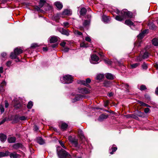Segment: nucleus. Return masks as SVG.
Returning <instances> with one entry per match:
<instances>
[{"instance_id":"nucleus-1","label":"nucleus","mask_w":158,"mask_h":158,"mask_svg":"<svg viewBox=\"0 0 158 158\" xmlns=\"http://www.w3.org/2000/svg\"><path fill=\"white\" fill-rule=\"evenodd\" d=\"M56 151L59 158H66L70 156V155L66 151L59 146L56 147Z\"/></svg>"},{"instance_id":"nucleus-2","label":"nucleus","mask_w":158,"mask_h":158,"mask_svg":"<svg viewBox=\"0 0 158 158\" xmlns=\"http://www.w3.org/2000/svg\"><path fill=\"white\" fill-rule=\"evenodd\" d=\"M73 78L71 75H66L62 78H61L60 80L64 84H69L72 83L73 81Z\"/></svg>"},{"instance_id":"nucleus-3","label":"nucleus","mask_w":158,"mask_h":158,"mask_svg":"<svg viewBox=\"0 0 158 158\" xmlns=\"http://www.w3.org/2000/svg\"><path fill=\"white\" fill-rule=\"evenodd\" d=\"M68 140L72 145L74 147L77 148H80V145L78 143V140L75 137L69 136L68 138Z\"/></svg>"},{"instance_id":"nucleus-4","label":"nucleus","mask_w":158,"mask_h":158,"mask_svg":"<svg viewBox=\"0 0 158 158\" xmlns=\"http://www.w3.org/2000/svg\"><path fill=\"white\" fill-rule=\"evenodd\" d=\"M121 14L124 16V19L126 18L131 19L133 18V14L130 11L123 10L121 11Z\"/></svg>"},{"instance_id":"nucleus-5","label":"nucleus","mask_w":158,"mask_h":158,"mask_svg":"<svg viewBox=\"0 0 158 158\" xmlns=\"http://www.w3.org/2000/svg\"><path fill=\"white\" fill-rule=\"evenodd\" d=\"M78 135L80 138L82 143H83L85 141H87V140L85 137L83 132L81 129H79L78 130Z\"/></svg>"},{"instance_id":"nucleus-6","label":"nucleus","mask_w":158,"mask_h":158,"mask_svg":"<svg viewBox=\"0 0 158 158\" xmlns=\"http://www.w3.org/2000/svg\"><path fill=\"white\" fill-rule=\"evenodd\" d=\"M59 31L62 34L67 36L69 35V30L64 29L63 28H60L58 29Z\"/></svg>"},{"instance_id":"nucleus-7","label":"nucleus","mask_w":158,"mask_h":158,"mask_svg":"<svg viewBox=\"0 0 158 158\" xmlns=\"http://www.w3.org/2000/svg\"><path fill=\"white\" fill-rule=\"evenodd\" d=\"M79 92L83 94H88L90 92L89 90L86 88L79 89Z\"/></svg>"},{"instance_id":"nucleus-8","label":"nucleus","mask_w":158,"mask_h":158,"mask_svg":"<svg viewBox=\"0 0 158 158\" xmlns=\"http://www.w3.org/2000/svg\"><path fill=\"white\" fill-rule=\"evenodd\" d=\"M108 117V115L106 114H102L100 115L98 119V120L99 122H102L104 119H106Z\"/></svg>"},{"instance_id":"nucleus-9","label":"nucleus","mask_w":158,"mask_h":158,"mask_svg":"<svg viewBox=\"0 0 158 158\" xmlns=\"http://www.w3.org/2000/svg\"><path fill=\"white\" fill-rule=\"evenodd\" d=\"M148 31V29H146L139 33L137 36L138 39L139 40H141L143 39L144 37L145 34Z\"/></svg>"},{"instance_id":"nucleus-10","label":"nucleus","mask_w":158,"mask_h":158,"mask_svg":"<svg viewBox=\"0 0 158 158\" xmlns=\"http://www.w3.org/2000/svg\"><path fill=\"white\" fill-rule=\"evenodd\" d=\"M58 40V37L55 36L50 37L49 40V43H55Z\"/></svg>"},{"instance_id":"nucleus-11","label":"nucleus","mask_w":158,"mask_h":158,"mask_svg":"<svg viewBox=\"0 0 158 158\" xmlns=\"http://www.w3.org/2000/svg\"><path fill=\"white\" fill-rule=\"evenodd\" d=\"M13 148L15 149H17L19 148H23V146L21 143H15L13 146Z\"/></svg>"},{"instance_id":"nucleus-12","label":"nucleus","mask_w":158,"mask_h":158,"mask_svg":"<svg viewBox=\"0 0 158 158\" xmlns=\"http://www.w3.org/2000/svg\"><path fill=\"white\" fill-rule=\"evenodd\" d=\"M91 63H92L94 64L92 61H94L95 62H97L99 60V58L96 55H92L91 56Z\"/></svg>"},{"instance_id":"nucleus-13","label":"nucleus","mask_w":158,"mask_h":158,"mask_svg":"<svg viewBox=\"0 0 158 158\" xmlns=\"http://www.w3.org/2000/svg\"><path fill=\"white\" fill-rule=\"evenodd\" d=\"M37 142L40 145H43L45 143V140L41 137H37L36 138Z\"/></svg>"},{"instance_id":"nucleus-14","label":"nucleus","mask_w":158,"mask_h":158,"mask_svg":"<svg viewBox=\"0 0 158 158\" xmlns=\"http://www.w3.org/2000/svg\"><path fill=\"white\" fill-rule=\"evenodd\" d=\"M124 23L126 25L130 27L131 26H133V27L135 26L134 23L130 19L126 20Z\"/></svg>"},{"instance_id":"nucleus-15","label":"nucleus","mask_w":158,"mask_h":158,"mask_svg":"<svg viewBox=\"0 0 158 158\" xmlns=\"http://www.w3.org/2000/svg\"><path fill=\"white\" fill-rule=\"evenodd\" d=\"M6 85V82L5 81H3L0 84V92H3L4 91L5 89L3 87Z\"/></svg>"},{"instance_id":"nucleus-16","label":"nucleus","mask_w":158,"mask_h":158,"mask_svg":"<svg viewBox=\"0 0 158 158\" xmlns=\"http://www.w3.org/2000/svg\"><path fill=\"white\" fill-rule=\"evenodd\" d=\"M106 78L109 80H113L114 79V76L110 73H106L105 74Z\"/></svg>"},{"instance_id":"nucleus-17","label":"nucleus","mask_w":158,"mask_h":158,"mask_svg":"<svg viewBox=\"0 0 158 158\" xmlns=\"http://www.w3.org/2000/svg\"><path fill=\"white\" fill-rule=\"evenodd\" d=\"M7 138L6 136L2 133L0 134V139L1 141L2 142H5Z\"/></svg>"},{"instance_id":"nucleus-18","label":"nucleus","mask_w":158,"mask_h":158,"mask_svg":"<svg viewBox=\"0 0 158 158\" xmlns=\"http://www.w3.org/2000/svg\"><path fill=\"white\" fill-rule=\"evenodd\" d=\"M102 20L105 23H108L110 21L109 17L104 15L102 16Z\"/></svg>"},{"instance_id":"nucleus-19","label":"nucleus","mask_w":158,"mask_h":158,"mask_svg":"<svg viewBox=\"0 0 158 158\" xmlns=\"http://www.w3.org/2000/svg\"><path fill=\"white\" fill-rule=\"evenodd\" d=\"M104 75L103 74H98L96 75V79L97 80H100L103 79Z\"/></svg>"},{"instance_id":"nucleus-20","label":"nucleus","mask_w":158,"mask_h":158,"mask_svg":"<svg viewBox=\"0 0 158 158\" xmlns=\"http://www.w3.org/2000/svg\"><path fill=\"white\" fill-rule=\"evenodd\" d=\"M11 158H18L19 157V155L17 154L16 152L10 153L9 152V155Z\"/></svg>"},{"instance_id":"nucleus-21","label":"nucleus","mask_w":158,"mask_h":158,"mask_svg":"<svg viewBox=\"0 0 158 158\" xmlns=\"http://www.w3.org/2000/svg\"><path fill=\"white\" fill-rule=\"evenodd\" d=\"M9 152L7 151L5 152H0V157L7 156H9Z\"/></svg>"},{"instance_id":"nucleus-22","label":"nucleus","mask_w":158,"mask_h":158,"mask_svg":"<svg viewBox=\"0 0 158 158\" xmlns=\"http://www.w3.org/2000/svg\"><path fill=\"white\" fill-rule=\"evenodd\" d=\"M7 140L9 143H14L15 142L16 139L15 137H10L8 138Z\"/></svg>"},{"instance_id":"nucleus-23","label":"nucleus","mask_w":158,"mask_h":158,"mask_svg":"<svg viewBox=\"0 0 158 158\" xmlns=\"http://www.w3.org/2000/svg\"><path fill=\"white\" fill-rule=\"evenodd\" d=\"M103 86L106 87H110L111 85V82L108 81H105L103 83Z\"/></svg>"},{"instance_id":"nucleus-24","label":"nucleus","mask_w":158,"mask_h":158,"mask_svg":"<svg viewBox=\"0 0 158 158\" xmlns=\"http://www.w3.org/2000/svg\"><path fill=\"white\" fill-rule=\"evenodd\" d=\"M114 145H113V146L110 147L109 151H110V150H112L111 152H109L111 154H113L114 152H115L117 149V148L116 147H114L113 146Z\"/></svg>"},{"instance_id":"nucleus-25","label":"nucleus","mask_w":158,"mask_h":158,"mask_svg":"<svg viewBox=\"0 0 158 158\" xmlns=\"http://www.w3.org/2000/svg\"><path fill=\"white\" fill-rule=\"evenodd\" d=\"M55 5L56 7L59 10L61 9L63 7V5L60 2H56L55 3Z\"/></svg>"},{"instance_id":"nucleus-26","label":"nucleus","mask_w":158,"mask_h":158,"mask_svg":"<svg viewBox=\"0 0 158 158\" xmlns=\"http://www.w3.org/2000/svg\"><path fill=\"white\" fill-rule=\"evenodd\" d=\"M83 98V95L80 94L76 96L75 98H74L73 99V100L74 102H76L77 101L82 99Z\"/></svg>"},{"instance_id":"nucleus-27","label":"nucleus","mask_w":158,"mask_h":158,"mask_svg":"<svg viewBox=\"0 0 158 158\" xmlns=\"http://www.w3.org/2000/svg\"><path fill=\"white\" fill-rule=\"evenodd\" d=\"M14 51L18 56L22 53L23 52V50L22 49L18 48H15L14 50Z\"/></svg>"},{"instance_id":"nucleus-28","label":"nucleus","mask_w":158,"mask_h":158,"mask_svg":"<svg viewBox=\"0 0 158 158\" xmlns=\"http://www.w3.org/2000/svg\"><path fill=\"white\" fill-rule=\"evenodd\" d=\"M152 43L154 46L158 47V38H154L152 40Z\"/></svg>"},{"instance_id":"nucleus-29","label":"nucleus","mask_w":158,"mask_h":158,"mask_svg":"<svg viewBox=\"0 0 158 158\" xmlns=\"http://www.w3.org/2000/svg\"><path fill=\"white\" fill-rule=\"evenodd\" d=\"M148 26L149 29L152 30H154L156 28V26L155 24L152 22H150L148 23Z\"/></svg>"},{"instance_id":"nucleus-30","label":"nucleus","mask_w":158,"mask_h":158,"mask_svg":"<svg viewBox=\"0 0 158 158\" xmlns=\"http://www.w3.org/2000/svg\"><path fill=\"white\" fill-rule=\"evenodd\" d=\"M121 16H119V15H117L115 17V19L118 21H122L124 19V16L122 15V14Z\"/></svg>"},{"instance_id":"nucleus-31","label":"nucleus","mask_w":158,"mask_h":158,"mask_svg":"<svg viewBox=\"0 0 158 158\" xmlns=\"http://www.w3.org/2000/svg\"><path fill=\"white\" fill-rule=\"evenodd\" d=\"M61 128H67L68 127V124L65 122H62L60 123Z\"/></svg>"},{"instance_id":"nucleus-32","label":"nucleus","mask_w":158,"mask_h":158,"mask_svg":"<svg viewBox=\"0 0 158 158\" xmlns=\"http://www.w3.org/2000/svg\"><path fill=\"white\" fill-rule=\"evenodd\" d=\"M86 10L85 8H82L81 9L80 11V15L82 16H84L86 12Z\"/></svg>"},{"instance_id":"nucleus-33","label":"nucleus","mask_w":158,"mask_h":158,"mask_svg":"<svg viewBox=\"0 0 158 158\" xmlns=\"http://www.w3.org/2000/svg\"><path fill=\"white\" fill-rule=\"evenodd\" d=\"M18 55H17L16 53L15 52V51H14V52H12L10 55V57L11 59H15L17 58V56Z\"/></svg>"},{"instance_id":"nucleus-34","label":"nucleus","mask_w":158,"mask_h":158,"mask_svg":"<svg viewBox=\"0 0 158 158\" xmlns=\"http://www.w3.org/2000/svg\"><path fill=\"white\" fill-rule=\"evenodd\" d=\"M46 2L45 0H40L39 3V6L40 8H42L44 4Z\"/></svg>"},{"instance_id":"nucleus-35","label":"nucleus","mask_w":158,"mask_h":158,"mask_svg":"<svg viewBox=\"0 0 158 158\" xmlns=\"http://www.w3.org/2000/svg\"><path fill=\"white\" fill-rule=\"evenodd\" d=\"M6 53L3 52L1 54V59L3 60H6Z\"/></svg>"},{"instance_id":"nucleus-36","label":"nucleus","mask_w":158,"mask_h":158,"mask_svg":"<svg viewBox=\"0 0 158 158\" xmlns=\"http://www.w3.org/2000/svg\"><path fill=\"white\" fill-rule=\"evenodd\" d=\"M63 14L64 15H69L71 14V12L70 10H65L63 12Z\"/></svg>"},{"instance_id":"nucleus-37","label":"nucleus","mask_w":158,"mask_h":158,"mask_svg":"<svg viewBox=\"0 0 158 158\" xmlns=\"http://www.w3.org/2000/svg\"><path fill=\"white\" fill-rule=\"evenodd\" d=\"M33 106V103L31 101H30L28 102V104L27 105V107L29 109H31L32 108Z\"/></svg>"},{"instance_id":"nucleus-38","label":"nucleus","mask_w":158,"mask_h":158,"mask_svg":"<svg viewBox=\"0 0 158 158\" xmlns=\"http://www.w3.org/2000/svg\"><path fill=\"white\" fill-rule=\"evenodd\" d=\"M74 34L77 36H81L82 35V33L78 30H75L74 31Z\"/></svg>"},{"instance_id":"nucleus-39","label":"nucleus","mask_w":158,"mask_h":158,"mask_svg":"<svg viewBox=\"0 0 158 158\" xmlns=\"http://www.w3.org/2000/svg\"><path fill=\"white\" fill-rule=\"evenodd\" d=\"M77 83L78 84H81L87 86L86 84V82H85V81L81 80H78L77 81Z\"/></svg>"},{"instance_id":"nucleus-40","label":"nucleus","mask_w":158,"mask_h":158,"mask_svg":"<svg viewBox=\"0 0 158 158\" xmlns=\"http://www.w3.org/2000/svg\"><path fill=\"white\" fill-rule=\"evenodd\" d=\"M149 53L148 52H145L143 56V59L147 58L149 56Z\"/></svg>"},{"instance_id":"nucleus-41","label":"nucleus","mask_w":158,"mask_h":158,"mask_svg":"<svg viewBox=\"0 0 158 158\" xmlns=\"http://www.w3.org/2000/svg\"><path fill=\"white\" fill-rule=\"evenodd\" d=\"M147 89V88L146 86L144 85H141L139 88V89L141 91L145 90Z\"/></svg>"},{"instance_id":"nucleus-42","label":"nucleus","mask_w":158,"mask_h":158,"mask_svg":"<svg viewBox=\"0 0 158 158\" xmlns=\"http://www.w3.org/2000/svg\"><path fill=\"white\" fill-rule=\"evenodd\" d=\"M89 22L87 20H85L84 22L83 23V26L84 27H86L87 25H88L89 24Z\"/></svg>"},{"instance_id":"nucleus-43","label":"nucleus","mask_w":158,"mask_h":158,"mask_svg":"<svg viewBox=\"0 0 158 158\" xmlns=\"http://www.w3.org/2000/svg\"><path fill=\"white\" fill-rule=\"evenodd\" d=\"M140 65V64L139 63H136L135 64H133L131 65V67L133 68H135L137 67L138 66H139Z\"/></svg>"},{"instance_id":"nucleus-44","label":"nucleus","mask_w":158,"mask_h":158,"mask_svg":"<svg viewBox=\"0 0 158 158\" xmlns=\"http://www.w3.org/2000/svg\"><path fill=\"white\" fill-rule=\"evenodd\" d=\"M27 118L25 116H23L19 117V119L22 120H25L27 119Z\"/></svg>"},{"instance_id":"nucleus-45","label":"nucleus","mask_w":158,"mask_h":158,"mask_svg":"<svg viewBox=\"0 0 158 158\" xmlns=\"http://www.w3.org/2000/svg\"><path fill=\"white\" fill-rule=\"evenodd\" d=\"M39 46L38 44L36 43H34L31 44V48H35Z\"/></svg>"},{"instance_id":"nucleus-46","label":"nucleus","mask_w":158,"mask_h":158,"mask_svg":"<svg viewBox=\"0 0 158 158\" xmlns=\"http://www.w3.org/2000/svg\"><path fill=\"white\" fill-rule=\"evenodd\" d=\"M123 86L127 90H128L129 89V85L128 84H123Z\"/></svg>"},{"instance_id":"nucleus-47","label":"nucleus","mask_w":158,"mask_h":158,"mask_svg":"<svg viewBox=\"0 0 158 158\" xmlns=\"http://www.w3.org/2000/svg\"><path fill=\"white\" fill-rule=\"evenodd\" d=\"M80 46L81 47L87 48L88 47L87 44L83 43L80 44Z\"/></svg>"},{"instance_id":"nucleus-48","label":"nucleus","mask_w":158,"mask_h":158,"mask_svg":"<svg viewBox=\"0 0 158 158\" xmlns=\"http://www.w3.org/2000/svg\"><path fill=\"white\" fill-rule=\"evenodd\" d=\"M144 111L145 113L147 114L148 113H150V109L149 108L147 107V108H145L144 109Z\"/></svg>"},{"instance_id":"nucleus-49","label":"nucleus","mask_w":158,"mask_h":158,"mask_svg":"<svg viewBox=\"0 0 158 158\" xmlns=\"http://www.w3.org/2000/svg\"><path fill=\"white\" fill-rule=\"evenodd\" d=\"M0 109L1 110V113H2L4 111V109L2 105H0Z\"/></svg>"},{"instance_id":"nucleus-50","label":"nucleus","mask_w":158,"mask_h":158,"mask_svg":"<svg viewBox=\"0 0 158 158\" xmlns=\"http://www.w3.org/2000/svg\"><path fill=\"white\" fill-rule=\"evenodd\" d=\"M143 58V56H138L137 58V60L138 61H141L142 60Z\"/></svg>"},{"instance_id":"nucleus-51","label":"nucleus","mask_w":158,"mask_h":158,"mask_svg":"<svg viewBox=\"0 0 158 158\" xmlns=\"http://www.w3.org/2000/svg\"><path fill=\"white\" fill-rule=\"evenodd\" d=\"M59 143L61 146L64 148L66 149V147L64 146V143H63V142L61 141H59Z\"/></svg>"},{"instance_id":"nucleus-52","label":"nucleus","mask_w":158,"mask_h":158,"mask_svg":"<svg viewBox=\"0 0 158 158\" xmlns=\"http://www.w3.org/2000/svg\"><path fill=\"white\" fill-rule=\"evenodd\" d=\"M142 67L143 69H147L148 67L146 64L144 63L142 65Z\"/></svg>"},{"instance_id":"nucleus-53","label":"nucleus","mask_w":158,"mask_h":158,"mask_svg":"<svg viewBox=\"0 0 158 158\" xmlns=\"http://www.w3.org/2000/svg\"><path fill=\"white\" fill-rule=\"evenodd\" d=\"M132 118L135 119L137 120H139V118L137 116L135 115L132 114Z\"/></svg>"},{"instance_id":"nucleus-54","label":"nucleus","mask_w":158,"mask_h":158,"mask_svg":"<svg viewBox=\"0 0 158 158\" xmlns=\"http://www.w3.org/2000/svg\"><path fill=\"white\" fill-rule=\"evenodd\" d=\"M91 80L89 78H87L86 79L85 82H86V86H87L88 83H89L91 82Z\"/></svg>"},{"instance_id":"nucleus-55","label":"nucleus","mask_w":158,"mask_h":158,"mask_svg":"<svg viewBox=\"0 0 158 158\" xmlns=\"http://www.w3.org/2000/svg\"><path fill=\"white\" fill-rule=\"evenodd\" d=\"M12 63L11 61L9 60L6 63V65L8 66H10Z\"/></svg>"},{"instance_id":"nucleus-56","label":"nucleus","mask_w":158,"mask_h":158,"mask_svg":"<svg viewBox=\"0 0 158 158\" xmlns=\"http://www.w3.org/2000/svg\"><path fill=\"white\" fill-rule=\"evenodd\" d=\"M6 121V118H4L0 121V125L4 123Z\"/></svg>"},{"instance_id":"nucleus-57","label":"nucleus","mask_w":158,"mask_h":158,"mask_svg":"<svg viewBox=\"0 0 158 158\" xmlns=\"http://www.w3.org/2000/svg\"><path fill=\"white\" fill-rule=\"evenodd\" d=\"M58 45L57 44H54L52 45L51 46L49 47H52V48H54L56 47Z\"/></svg>"},{"instance_id":"nucleus-58","label":"nucleus","mask_w":158,"mask_h":158,"mask_svg":"<svg viewBox=\"0 0 158 158\" xmlns=\"http://www.w3.org/2000/svg\"><path fill=\"white\" fill-rule=\"evenodd\" d=\"M85 40L86 41H88V42H90L91 41V39L88 36L86 37L85 38Z\"/></svg>"},{"instance_id":"nucleus-59","label":"nucleus","mask_w":158,"mask_h":158,"mask_svg":"<svg viewBox=\"0 0 158 158\" xmlns=\"http://www.w3.org/2000/svg\"><path fill=\"white\" fill-rule=\"evenodd\" d=\"M66 43L65 42H63L60 43V45L63 47H64Z\"/></svg>"},{"instance_id":"nucleus-60","label":"nucleus","mask_w":158,"mask_h":158,"mask_svg":"<svg viewBox=\"0 0 158 158\" xmlns=\"http://www.w3.org/2000/svg\"><path fill=\"white\" fill-rule=\"evenodd\" d=\"M40 7L37 6H36L35 7V9L37 11H39L40 10Z\"/></svg>"},{"instance_id":"nucleus-61","label":"nucleus","mask_w":158,"mask_h":158,"mask_svg":"<svg viewBox=\"0 0 158 158\" xmlns=\"http://www.w3.org/2000/svg\"><path fill=\"white\" fill-rule=\"evenodd\" d=\"M142 106H146V107H151V106L149 105H148L146 103H145L144 102L143 103V105H142Z\"/></svg>"},{"instance_id":"nucleus-62","label":"nucleus","mask_w":158,"mask_h":158,"mask_svg":"<svg viewBox=\"0 0 158 158\" xmlns=\"http://www.w3.org/2000/svg\"><path fill=\"white\" fill-rule=\"evenodd\" d=\"M69 48H64V49L63 50V51L64 52H67L69 51Z\"/></svg>"},{"instance_id":"nucleus-63","label":"nucleus","mask_w":158,"mask_h":158,"mask_svg":"<svg viewBox=\"0 0 158 158\" xmlns=\"http://www.w3.org/2000/svg\"><path fill=\"white\" fill-rule=\"evenodd\" d=\"M132 114H128L126 116V117L127 118H132Z\"/></svg>"},{"instance_id":"nucleus-64","label":"nucleus","mask_w":158,"mask_h":158,"mask_svg":"<svg viewBox=\"0 0 158 158\" xmlns=\"http://www.w3.org/2000/svg\"><path fill=\"white\" fill-rule=\"evenodd\" d=\"M155 93L156 94L158 95V86L155 89Z\"/></svg>"}]
</instances>
